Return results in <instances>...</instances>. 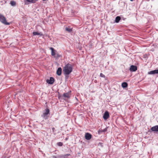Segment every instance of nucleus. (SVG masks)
Returning <instances> with one entry per match:
<instances>
[{"label": "nucleus", "mask_w": 158, "mask_h": 158, "mask_svg": "<svg viewBox=\"0 0 158 158\" xmlns=\"http://www.w3.org/2000/svg\"><path fill=\"white\" fill-rule=\"evenodd\" d=\"M73 71V66L70 64L68 63L63 68V72L64 74L66 76V79L68 78V75L69 74Z\"/></svg>", "instance_id": "obj_1"}, {"label": "nucleus", "mask_w": 158, "mask_h": 158, "mask_svg": "<svg viewBox=\"0 0 158 158\" xmlns=\"http://www.w3.org/2000/svg\"><path fill=\"white\" fill-rule=\"evenodd\" d=\"M0 21L6 25H9L10 24V23L6 22V18L4 16L1 14H0Z\"/></svg>", "instance_id": "obj_2"}, {"label": "nucleus", "mask_w": 158, "mask_h": 158, "mask_svg": "<svg viewBox=\"0 0 158 158\" xmlns=\"http://www.w3.org/2000/svg\"><path fill=\"white\" fill-rule=\"evenodd\" d=\"M45 110V112L44 113L42 116L44 119H46L48 118V115L49 114L50 111L49 110L48 108L46 109Z\"/></svg>", "instance_id": "obj_3"}, {"label": "nucleus", "mask_w": 158, "mask_h": 158, "mask_svg": "<svg viewBox=\"0 0 158 158\" xmlns=\"http://www.w3.org/2000/svg\"><path fill=\"white\" fill-rule=\"evenodd\" d=\"M47 82L50 84H52L54 82V78L52 77L50 78V79H47L46 80Z\"/></svg>", "instance_id": "obj_4"}, {"label": "nucleus", "mask_w": 158, "mask_h": 158, "mask_svg": "<svg viewBox=\"0 0 158 158\" xmlns=\"http://www.w3.org/2000/svg\"><path fill=\"white\" fill-rule=\"evenodd\" d=\"M109 117V112L106 111L103 115V118L105 119H107Z\"/></svg>", "instance_id": "obj_5"}, {"label": "nucleus", "mask_w": 158, "mask_h": 158, "mask_svg": "<svg viewBox=\"0 0 158 158\" xmlns=\"http://www.w3.org/2000/svg\"><path fill=\"white\" fill-rule=\"evenodd\" d=\"M137 70V67L136 66L131 65L130 66V70L131 72H135Z\"/></svg>", "instance_id": "obj_6"}, {"label": "nucleus", "mask_w": 158, "mask_h": 158, "mask_svg": "<svg viewBox=\"0 0 158 158\" xmlns=\"http://www.w3.org/2000/svg\"><path fill=\"white\" fill-rule=\"evenodd\" d=\"M92 137V135L88 133H87L85 134V137L86 139L89 140Z\"/></svg>", "instance_id": "obj_7"}, {"label": "nucleus", "mask_w": 158, "mask_h": 158, "mask_svg": "<svg viewBox=\"0 0 158 158\" xmlns=\"http://www.w3.org/2000/svg\"><path fill=\"white\" fill-rule=\"evenodd\" d=\"M71 91L69 92H68L67 93H64L63 94V96L64 98H69L70 97V95L71 94Z\"/></svg>", "instance_id": "obj_8"}, {"label": "nucleus", "mask_w": 158, "mask_h": 158, "mask_svg": "<svg viewBox=\"0 0 158 158\" xmlns=\"http://www.w3.org/2000/svg\"><path fill=\"white\" fill-rule=\"evenodd\" d=\"M149 74H158V69H155L154 70H152L148 72Z\"/></svg>", "instance_id": "obj_9"}, {"label": "nucleus", "mask_w": 158, "mask_h": 158, "mask_svg": "<svg viewBox=\"0 0 158 158\" xmlns=\"http://www.w3.org/2000/svg\"><path fill=\"white\" fill-rule=\"evenodd\" d=\"M151 129L153 131H158V125L152 127Z\"/></svg>", "instance_id": "obj_10"}, {"label": "nucleus", "mask_w": 158, "mask_h": 158, "mask_svg": "<svg viewBox=\"0 0 158 158\" xmlns=\"http://www.w3.org/2000/svg\"><path fill=\"white\" fill-rule=\"evenodd\" d=\"M62 69L60 67L58 68L56 71V73L58 76H60L61 74Z\"/></svg>", "instance_id": "obj_11"}, {"label": "nucleus", "mask_w": 158, "mask_h": 158, "mask_svg": "<svg viewBox=\"0 0 158 158\" xmlns=\"http://www.w3.org/2000/svg\"><path fill=\"white\" fill-rule=\"evenodd\" d=\"M50 49L51 50V55L52 56H54L55 55L56 53L55 52V50L52 47H51Z\"/></svg>", "instance_id": "obj_12"}, {"label": "nucleus", "mask_w": 158, "mask_h": 158, "mask_svg": "<svg viewBox=\"0 0 158 158\" xmlns=\"http://www.w3.org/2000/svg\"><path fill=\"white\" fill-rule=\"evenodd\" d=\"M128 85V84L127 82H124L122 84V86L123 88H126Z\"/></svg>", "instance_id": "obj_13"}, {"label": "nucleus", "mask_w": 158, "mask_h": 158, "mask_svg": "<svg viewBox=\"0 0 158 158\" xmlns=\"http://www.w3.org/2000/svg\"><path fill=\"white\" fill-rule=\"evenodd\" d=\"M121 19V18L119 16H117L116 17L115 22L116 23H118Z\"/></svg>", "instance_id": "obj_14"}, {"label": "nucleus", "mask_w": 158, "mask_h": 158, "mask_svg": "<svg viewBox=\"0 0 158 158\" xmlns=\"http://www.w3.org/2000/svg\"><path fill=\"white\" fill-rule=\"evenodd\" d=\"M33 34L34 35H42V34H41L40 33H39L37 32H33Z\"/></svg>", "instance_id": "obj_15"}, {"label": "nucleus", "mask_w": 158, "mask_h": 158, "mask_svg": "<svg viewBox=\"0 0 158 158\" xmlns=\"http://www.w3.org/2000/svg\"><path fill=\"white\" fill-rule=\"evenodd\" d=\"M10 4L12 6H14L16 5V3L15 1H11L10 2Z\"/></svg>", "instance_id": "obj_16"}, {"label": "nucleus", "mask_w": 158, "mask_h": 158, "mask_svg": "<svg viewBox=\"0 0 158 158\" xmlns=\"http://www.w3.org/2000/svg\"><path fill=\"white\" fill-rule=\"evenodd\" d=\"M65 30L70 32L72 31V29L71 28L66 27L65 28Z\"/></svg>", "instance_id": "obj_17"}, {"label": "nucleus", "mask_w": 158, "mask_h": 158, "mask_svg": "<svg viewBox=\"0 0 158 158\" xmlns=\"http://www.w3.org/2000/svg\"><path fill=\"white\" fill-rule=\"evenodd\" d=\"M57 158H64L63 155H60L57 156Z\"/></svg>", "instance_id": "obj_18"}, {"label": "nucleus", "mask_w": 158, "mask_h": 158, "mask_svg": "<svg viewBox=\"0 0 158 158\" xmlns=\"http://www.w3.org/2000/svg\"><path fill=\"white\" fill-rule=\"evenodd\" d=\"M100 76L101 77H103V78H105V75H104L102 73H101L100 74Z\"/></svg>", "instance_id": "obj_19"}, {"label": "nucleus", "mask_w": 158, "mask_h": 158, "mask_svg": "<svg viewBox=\"0 0 158 158\" xmlns=\"http://www.w3.org/2000/svg\"><path fill=\"white\" fill-rule=\"evenodd\" d=\"M57 144L59 146H61L63 145V143H62L60 142L57 143Z\"/></svg>", "instance_id": "obj_20"}, {"label": "nucleus", "mask_w": 158, "mask_h": 158, "mask_svg": "<svg viewBox=\"0 0 158 158\" xmlns=\"http://www.w3.org/2000/svg\"><path fill=\"white\" fill-rule=\"evenodd\" d=\"M70 155V154H67L64 155L63 156L64 157V158H65L66 156H69Z\"/></svg>", "instance_id": "obj_21"}, {"label": "nucleus", "mask_w": 158, "mask_h": 158, "mask_svg": "<svg viewBox=\"0 0 158 158\" xmlns=\"http://www.w3.org/2000/svg\"><path fill=\"white\" fill-rule=\"evenodd\" d=\"M26 0L28 2L33 3V2L32 0Z\"/></svg>", "instance_id": "obj_22"}, {"label": "nucleus", "mask_w": 158, "mask_h": 158, "mask_svg": "<svg viewBox=\"0 0 158 158\" xmlns=\"http://www.w3.org/2000/svg\"><path fill=\"white\" fill-rule=\"evenodd\" d=\"M54 130H55V128L53 127L52 128V130L53 133L54 132Z\"/></svg>", "instance_id": "obj_23"}, {"label": "nucleus", "mask_w": 158, "mask_h": 158, "mask_svg": "<svg viewBox=\"0 0 158 158\" xmlns=\"http://www.w3.org/2000/svg\"><path fill=\"white\" fill-rule=\"evenodd\" d=\"M107 129L105 128L104 130H103L102 131V132H105L107 131Z\"/></svg>", "instance_id": "obj_24"}, {"label": "nucleus", "mask_w": 158, "mask_h": 158, "mask_svg": "<svg viewBox=\"0 0 158 158\" xmlns=\"http://www.w3.org/2000/svg\"><path fill=\"white\" fill-rule=\"evenodd\" d=\"M53 158H57V156H53Z\"/></svg>", "instance_id": "obj_25"}, {"label": "nucleus", "mask_w": 158, "mask_h": 158, "mask_svg": "<svg viewBox=\"0 0 158 158\" xmlns=\"http://www.w3.org/2000/svg\"><path fill=\"white\" fill-rule=\"evenodd\" d=\"M131 1H132L133 0H130Z\"/></svg>", "instance_id": "obj_26"}, {"label": "nucleus", "mask_w": 158, "mask_h": 158, "mask_svg": "<svg viewBox=\"0 0 158 158\" xmlns=\"http://www.w3.org/2000/svg\"><path fill=\"white\" fill-rule=\"evenodd\" d=\"M43 1H45L46 0H43Z\"/></svg>", "instance_id": "obj_27"}]
</instances>
